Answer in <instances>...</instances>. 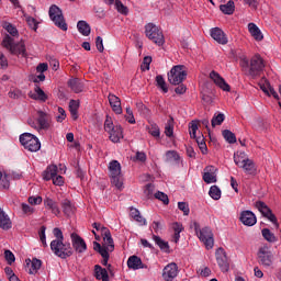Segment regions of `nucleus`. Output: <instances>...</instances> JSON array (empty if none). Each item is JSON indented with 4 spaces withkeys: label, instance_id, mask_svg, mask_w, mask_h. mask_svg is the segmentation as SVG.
Masks as SVG:
<instances>
[{
    "label": "nucleus",
    "instance_id": "f257e3e1",
    "mask_svg": "<svg viewBox=\"0 0 281 281\" xmlns=\"http://www.w3.org/2000/svg\"><path fill=\"white\" fill-rule=\"evenodd\" d=\"M33 119L34 121H30L29 124L38 133H41V131H49V128H52V114H49V112L37 109L35 110Z\"/></svg>",
    "mask_w": 281,
    "mask_h": 281
},
{
    "label": "nucleus",
    "instance_id": "f03ea898",
    "mask_svg": "<svg viewBox=\"0 0 281 281\" xmlns=\"http://www.w3.org/2000/svg\"><path fill=\"white\" fill-rule=\"evenodd\" d=\"M2 47L10 50V54L14 56H23V58L27 57V50L25 49V42L21 41L19 43H14V38L7 34L1 43Z\"/></svg>",
    "mask_w": 281,
    "mask_h": 281
},
{
    "label": "nucleus",
    "instance_id": "7ed1b4c3",
    "mask_svg": "<svg viewBox=\"0 0 281 281\" xmlns=\"http://www.w3.org/2000/svg\"><path fill=\"white\" fill-rule=\"evenodd\" d=\"M50 250L55 256H57V258H61V260H67V258H71V256H74V248H71V244L65 243V240H52Z\"/></svg>",
    "mask_w": 281,
    "mask_h": 281
},
{
    "label": "nucleus",
    "instance_id": "20e7f679",
    "mask_svg": "<svg viewBox=\"0 0 281 281\" xmlns=\"http://www.w3.org/2000/svg\"><path fill=\"white\" fill-rule=\"evenodd\" d=\"M145 36L153 41L155 45L161 47L166 43V37H164V31L159 29L155 23H148L145 25Z\"/></svg>",
    "mask_w": 281,
    "mask_h": 281
},
{
    "label": "nucleus",
    "instance_id": "39448f33",
    "mask_svg": "<svg viewBox=\"0 0 281 281\" xmlns=\"http://www.w3.org/2000/svg\"><path fill=\"white\" fill-rule=\"evenodd\" d=\"M168 82L173 86L181 85L186 78H188V71H186V66L177 65L173 66L168 72Z\"/></svg>",
    "mask_w": 281,
    "mask_h": 281
},
{
    "label": "nucleus",
    "instance_id": "423d86ee",
    "mask_svg": "<svg viewBox=\"0 0 281 281\" xmlns=\"http://www.w3.org/2000/svg\"><path fill=\"white\" fill-rule=\"evenodd\" d=\"M48 14L50 21H53L56 27H59V30H63V32H67V22H65V15H63V10H60L58 5H50Z\"/></svg>",
    "mask_w": 281,
    "mask_h": 281
},
{
    "label": "nucleus",
    "instance_id": "0eeeda50",
    "mask_svg": "<svg viewBox=\"0 0 281 281\" xmlns=\"http://www.w3.org/2000/svg\"><path fill=\"white\" fill-rule=\"evenodd\" d=\"M194 227L198 238L205 245L206 249H212V247H214V234H212V228L204 227L199 229L198 223H194Z\"/></svg>",
    "mask_w": 281,
    "mask_h": 281
},
{
    "label": "nucleus",
    "instance_id": "6e6552de",
    "mask_svg": "<svg viewBox=\"0 0 281 281\" xmlns=\"http://www.w3.org/2000/svg\"><path fill=\"white\" fill-rule=\"evenodd\" d=\"M109 170H110V177H111V182L117 190L122 188L123 182H122V166L120 165V161L117 160H112L109 165Z\"/></svg>",
    "mask_w": 281,
    "mask_h": 281
},
{
    "label": "nucleus",
    "instance_id": "1a4fd4ad",
    "mask_svg": "<svg viewBox=\"0 0 281 281\" xmlns=\"http://www.w3.org/2000/svg\"><path fill=\"white\" fill-rule=\"evenodd\" d=\"M263 70H265V60L260 55H255L250 59L248 75L251 76V78H258V76H261Z\"/></svg>",
    "mask_w": 281,
    "mask_h": 281
},
{
    "label": "nucleus",
    "instance_id": "9d476101",
    "mask_svg": "<svg viewBox=\"0 0 281 281\" xmlns=\"http://www.w3.org/2000/svg\"><path fill=\"white\" fill-rule=\"evenodd\" d=\"M256 207L265 216V218H268L270 223H273L276 227H280V224L278 223V217H276V214L270 210V207L262 201L256 202Z\"/></svg>",
    "mask_w": 281,
    "mask_h": 281
},
{
    "label": "nucleus",
    "instance_id": "9b49d317",
    "mask_svg": "<svg viewBox=\"0 0 281 281\" xmlns=\"http://www.w3.org/2000/svg\"><path fill=\"white\" fill-rule=\"evenodd\" d=\"M215 258L221 271H223V273H227V271H229V258H227L225 249L222 247L217 248L215 251Z\"/></svg>",
    "mask_w": 281,
    "mask_h": 281
},
{
    "label": "nucleus",
    "instance_id": "f8f14e48",
    "mask_svg": "<svg viewBox=\"0 0 281 281\" xmlns=\"http://www.w3.org/2000/svg\"><path fill=\"white\" fill-rule=\"evenodd\" d=\"M259 265L262 267H271L273 265V254L269 251V248L261 247L258 251Z\"/></svg>",
    "mask_w": 281,
    "mask_h": 281
},
{
    "label": "nucleus",
    "instance_id": "ddd939ff",
    "mask_svg": "<svg viewBox=\"0 0 281 281\" xmlns=\"http://www.w3.org/2000/svg\"><path fill=\"white\" fill-rule=\"evenodd\" d=\"M72 247L77 254H85L87 251V243L80 237V235L72 233L70 235Z\"/></svg>",
    "mask_w": 281,
    "mask_h": 281
},
{
    "label": "nucleus",
    "instance_id": "4468645a",
    "mask_svg": "<svg viewBox=\"0 0 281 281\" xmlns=\"http://www.w3.org/2000/svg\"><path fill=\"white\" fill-rule=\"evenodd\" d=\"M177 276H179V267L177 266V263L171 262L164 268V271H162L164 280L172 281L173 278H177Z\"/></svg>",
    "mask_w": 281,
    "mask_h": 281
},
{
    "label": "nucleus",
    "instance_id": "2eb2a0df",
    "mask_svg": "<svg viewBox=\"0 0 281 281\" xmlns=\"http://www.w3.org/2000/svg\"><path fill=\"white\" fill-rule=\"evenodd\" d=\"M210 78L211 80H213L214 85H216V87H218L220 89H222V91H232V87H229L226 82H225V78H223L221 76V74L216 72V70H212L210 72Z\"/></svg>",
    "mask_w": 281,
    "mask_h": 281
},
{
    "label": "nucleus",
    "instance_id": "dca6fc26",
    "mask_svg": "<svg viewBox=\"0 0 281 281\" xmlns=\"http://www.w3.org/2000/svg\"><path fill=\"white\" fill-rule=\"evenodd\" d=\"M210 78L211 80H213L214 85H216V87H218L220 89H222V91H232V87H229L226 82H225V78H223L221 76V74L216 72V70H212L210 72Z\"/></svg>",
    "mask_w": 281,
    "mask_h": 281
},
{
    "label": "nucleus",
    "instance_id": "f3484780",
    "mask_svg": "<svg viewBox=\"0 0 281 281\" xmlns=\"http://www.w3.org/2000/svg\"><path fill=\"white\" fill-rule=\"evenodd\" d=\"M239 221L243 223V225H246L247 227H254L258 220L256 218V214L251 211H244L240 213Z\"/></svg>",
    "mask_w": 281,
    "mask_h": 281
},
{
    "label": "nucleus",
    "instance_id": "a211bd4d",
    "mask_svg": "<svg viewBox=\"0 0 281 281\" xmlns=\"http://www.w3.org/2000/svg\"><path fill=\"white\" fill-rule=\"evenodd\" d=\"M211 36L220 45H227V36L225 35V32L221 30V27H213L211 30Z\"/></svg>",
    "mask_w": 281,
    "mask_h": 281
},
{
    "label": "nucleus",
    "instance_id": "6ab92c4d",
    "mask_svg": "<svg viewBox=\"0 0 281 281\" xmlns=\"http://www.w3.org/2000/svg\"><path fill=\"white\" fill-rule=\"evenodd\" d=\"M216 167L207 166L204 169L203 181L205 183H216Z\"/></svg>",
    "mask_w": 281,
    "mask_h": 281
},
{
    "label": "nucleus",
    "instance_id": "aec40b11",
    "mask_svg": "<svg viewBox=\"0 0 281 281\" xmlns=\"http://www.w3.org/2000/svg\"><path fill=\"white\" fill-rule=\"evenodd\" d=\"M44 207L46 210H49L52 214H55V216H58L60 214V207H58V202H56L52 198L44 199Z\"/></svg>",
    "mask_w": 281,
    "mask_h": 281
},
{
    "label": "nucleus",
    "instance_id": "412c9836",
    "mask_svg": "<svg viewBox=\"0 0 281 281\" xmlns=\"http://www.w3.org/2000/svg\"><path fill=\"white\" fill-rule=\"evenodd\" d=\"M103 243L105 247H108L109 251H113L115 249V244L113 241V237L111 236V231L109 228H102Z\"/></svg>",
    "mask_w": 281,
    "mask_h": 281
},
{
    "label": "nucleus",
    "instance_id": "4be33fe9",
    "mask_svg": "<svg viewBox=\"0 0 281 281\" xmlns=\"http://www.w3.org/2000/svg\"><path fill=\"white\" fill-rule=\"evenodd\" d=\"M109 133V138L112 140L113 144H119L120 139L124 137L122 125H116L111 132Z\"/></svg>",
    "mask_w": 281,
    "mask_h": 281
},
{
    "label": "nucleus",
    "instance_id": "5701e85b",
    "mask_svg": "<svg viewBox=\"0 0 281 281\" xmlns=\"http://www.w3.org/2000/svg\"><path fill=\"white\" fill-rule=\"evenodd\" d=\"M60 205L65 216H74V214H76V206L71 203V201L65 199L61 201Z\"/></svg>",
    "mask_w": 281,
    "mask_h": 281
},
{
    "label": "nucleus",
    "instance_id": "b1692460",
    "mask_svg": "<svg viewBox=\"0 0 281 281\" xmlns=\"http://www.w3.org/2000/svg\"><path fill=\"white\" fill-rule=\"evenodd\" d=\"M68 87L74 91V93H82V91H85V85L78 78L70 79L68 81Z\"/></svg>",
    "mask_w": 281,
    "mask_h": 281
},
{
    "label": "nucleus",
    "instance_id": "393cba45",
    "mask_svg": "<svg viewBox=\"0 0 281 281\" xmlns=\"http://www.w3.org/2000/svg\"><path fill=\"white\" fill-rule=\"evenodd\" d=\"M248 31L251 34V36L255 38V41H262V38H265V36L262 35V32L260 31L258 25H256L254 22H250L248 24Z\"/></svg>",
    "mask_w": 281,
    "mask_h": 281
},
{
    "label": "nucleus",
    "instance_id": "a878e982",
    "mask_svg": "<svg viewBox=\"0 0 281 281\" xmlns=\"http://www.w3.org/2000/svg\"><path fill=\"white\" fill-rule=\"evenodd\" d=\"M236 60H239V67H241L243 71H249V59L247 58V55L243 53H236L235 55Z\"/></svg>",
    "mask_w": 281,
    "mask_h": 281
},
{
    "label": "nucleus",
    "instance_id": "bb28decb",
    "mask_svg": "<svg viewBox=\"0 0 281 281\" xmlns=\"http://www.w3.org/2000/svg\"><path fill=\"white\" fill-rule=\"evenodd\" d=\"M94 276L97 280L109 281V272L100 265L94 266Z\"/></svg>",
    "mask_w": 281,
    "mask_h": 281
},
{
    "label": "nucleus",
    "instance_id": "cd10ccee",
    "mask_svg": "<svg viewBox=\"0 0 281 281\" xmlns=\"http://www.w3.org/2000/svg\"><path fill=\"white\" fill-rule=\"evenodd\" d=\"M239 168H243L246 175H256V164L249 158Z\"/></svg>",
    "mask_w": 281,
    "mask_h": 281
},
{
    "label": "nucleus",
    "instance_id": "c85d7f7f",
    "mask_svg": "<svg viewBox=\"0 0 281 281\" xmlns=\"http://www.w3.org/2000/svg\"><path fill=\"white\" fill-rule=\"evenodd\" d=\"M0 227L1 229H10L12 227V222H10V217L5 214L4 211L0 207Z\"/></svg>",
    "mask_w": 281,
    "mask_h": 281
},
{
    "label": "nucleus",
    "instance_id": "c756f323",
    "mask_svg": "<svg viewBox=\"0 0 281 281\" xmlns=\"http://www.w3.org/2000/svg\"><path fill=\"white\" fill-rule=\"evenodd\" d=\"M77 29H78V32L82 34V36H89V34H91V26L85 20H80L77 23Z\"/></svg>",
    "mask_w": 281,
    "mask_h": 281
},
{
    "label": "nucleus",
    "instance_id": "7c9ffc66",
    "mask_svg": "<svg viewBox=\"0 0 281 281\" xmlns=\"http://www.w3.org/2000/svg\"><path fill=\"white\" fill-rule=\"evenodd\" d=\"M29 262H31V267L29 269V273L31 276H36L38 273V269H41L43 261H41L37 258H33L32 260L29 259Z\"/></svg>",
    "mask_w": 281,
    "mask_h": 281
},
{
    "label": "nucleus",
    "instance_id": "2f4dec72",
    "mask_svg": "<svg viewBox=\"0 0 281 281\" xmlns=\"http://www.w3.org/2000/svg\"><path fill=\"white\" fill-rule=\"evenodd\" d=\"M127 267L128 269H142V259L137 256H131L127 260Z\"/></svg>",
    "mask_w": 281,
    "mask_h": 281
},
{
    "label": "nucleus",
    "instance_id": "473e14b6",
    "mask_svg": "<svg viewBox=\"0 0 281 281\" xmlns=\"http://www.w3.org/2000/svg\"><path fill=\"white\" fill-rule=\"evenodd\" d=\"M220 10H221V12H223V14H228V15L234 14V12L236 10L234 0H229L226 4H221Z\"/></svg>",
    "mask_w": 281,
    "mask_h": 281
},
{
    "label": "nucleus",
    "instance_id": "72a5a7b5",
    "mask_svg": "<svg viewBox=\"0 0 281 281\" xmlns=\"http://www.w3.org/2000/svg\"><path fill=\"white\" fill-rule=\"evenodd\" d=\"M24 148L30 153H37V150H41V140L35 136Z\"/></svg>",
    "mask_w": 281,
    "mask_h": 281
},
{
    "label": "nucleus",
    "instance_id": "f704fd0d",
    "mask_svg": "<svg viewBox=\"0 0 281 281\" xmlns=\"http://www.w3.org/2000/svg\"><path fill=\"white\" fill-rule=\"evenodd\" d=\"M33 100H40L41 102L47 101V95L45 94V91L41 89L38 85H35V93L31 95Z\"/></svg>",
    "mask_w": 281,
    "mask_h": 281
},
{
    "label": "nucleus",
    "instance_id": "c9c22d12",
    "mask_svg": "<svg viewBox=\"0 0 281 281\" xmlns=\"http://www.w3.org/2000/svg\"><path fill=\"white\" fill-rule=\"evenodd\" d=\"M261 235L267 243H278V237H276V234H273L269 228H262Z\"/></svg>",
    "mask_w": 281,
    "mask_h": 281
},
{
    "label": "nucleus",
    "instance_id": "e433bc0d",
    "mask_svg": "<svg viewBox=\"0 0 281 281\" xmlns=\"http://www.w3.org/2000/svg\"><path fill=\"white\" fill-rule=\"evenodd\" d=\"M249 158L245 151H237L234 154V161L240 168Z\"/></svg>",
    "mask_w": 281,
    "mask_h": 281
},
{
    "label": "nucleus",
    "instance_id": "4c0bfd02",
    "mask_svg": "<svg viewBox=\"0 0 281 281\" xmlns=\"http://www.w3.org/2000/svg\"><path fill=\"white\" fill-rule=\"evenodd\" d=\"M179 159H181V156L176 150H168L166 153V161L168 164H179Z\"/></svg>",
    "mask_w": 281,
    "mask_h": 281
},
{
    "label": "nucleus",
    "instance_id": "58836bf2",
    "mask_svg": "<svg viewBox=\"0 0 281 281\" xmlns=\"http://www.w3.org/2000/svg\"><path fill=\"white\" fill-rule=\"evenodd\" d=\"M57 176H58V167L55 165H50L47 167L45 171L44 179H46V181H49V179H53L54 177H57Z\"/></svg>",
    "mask_w": 281,
    "mask_h": 281
},
{
    "label": "nucleus",
    "instance_id": "ea45409f",
    "mask_svg": "<svg viewBox=\"0 0 281 281\" xmlns=\"http://www.w3.org/2000/svg\"><path fill=\"white\" fill-rule=\"evenodd\" d=\"M153 240L162 251H168V249H170V245L168 244V241H165L164 239H161V237L154 235Z\"/></svg>",
    "mask_w": 281,
    "mask_h": 281
},
{
    "label": "nucleus",
    "instance_id": "a19ab883",
    "mask_svg": "<svg viewBox=\"0 0 281 281\" xmlns=\"http://www.w3.org/2000/svg\"><path fill=\"white\" fill-rule=\"evenodd\" d=\"M156 86L158 87V89H161L164 93H168V85L166 83V79H164V76H156Z\"/></svg>",
    "mask_w": 281,
    "mask_h": 281
},
{
    "label": "nucleus",
    "instance_id": "79ce46f5",
    "mask_svg": "<svg viewBox=\"0 0 281 281\" xmlns=\"http://www.w3.org/2000/svg\"><path fill=\"white\" fill-rule=\"evenodd\" d=\"M2 27L4 30H7V32L11 35V36H19V30L16 29V26H14L12 23L10 22H3Z\"/></svg>",
    "mask_w": 281,
    "mask_h": 281
},
{
    "label": "nucleus",
    "instance_id": "37998d69",
    "mask_svg": "<svg viewBox=\"0 0 281 281\" xmlns=\"http://www.w3.org/2000/svg\"><path fill=\"white\" fill-rule=\"evenodd\" d=\"M224 122H225V114L218 113V114H214V116L212 117L211 124L214 128L216 126H221V124H223Z\"/></svg>",
    "mask_w": 281,
    "mask_h": 281
},
{
    "label": "nucleus",
    "instance_id": "c03bdc74",
    "mask_svg": "<svg viewBox=\"0 0 281 281\" xmlns=\"http://www.w3.org/2000/svg\"><path fill=\"white\" fill-rule=\"evenodd\" d=\"M222 135L224 137V139H226V142L228 144H236V134L235 133H232V131L229 130H224L222 132Z\"/></svg>",
    "mask_w": 281,
    "mask_h": 281
},
{
    "label": "nucleus",
    "instance_id": "a18cd8bd",
    "mask_svg": "<svg viewBox=\"0 0 281 281\" xmlns=\"http://www.w3.org/2000/svg\"><path fill=\"white\" fill-rule=\"evenodd\" d=\"M148 133L149 135H151V137H155L156 139H159V137L161 136V131L159 130L158 124H151L148 127Z\"/></svg>",
    "mask_w": 281,
    "mask_h": 281
},
{
    "label": "nucleus",
    "instance_id": "49530a36",
    "mask_svg": "<svg viewBox=\"0 0 281 281\" xmlns=\"http://www.w3.org/2000/svg\"><path fill=\"white\" fill-rule=\"evenodd\" d=\"M114 5L120 14H124L125 16L126 14H128V7L124 5V3H122V0H115Z\"/></svg>",
    "mask_w": 281,
    "mask_h": 281
},
{
    "label": "nucleus",
    "instance_id": "de8ad7c7",
    "mask_svg": "<svg viewBox=\"0 0 281 281\" xmlns=\"http://www.w3.org/2000/svg\"><path fill=\"white\" fill-rule=\"evenodd\" d=\"M209 194L211 199H214V201H218V199H221V189L216 186H212L210 188Z\"/></svg>",
    "mask_w": 281,
    "mask_h": 281
},
{
    "label": "nucleus",
    "instance_id": "09e8293b",
    "mask_svg": "<svg viewBox=\"0 0 281 281\" xmlns=\"http://www.w3.org/2000/svg\"><path fill=\"white\" fill-rule=\"evenodd\" d=\"M117 125L113 124V119L111 116L106 115L104 121V131L105 133H109L113 131Z\"/></svg>",
    "mask_w": 281,
    "mask_h": 281
},
{
    "label": "nucleus",
    "instance_id": "8fccbe9b",
    "mask_svg": "<svg viewBox=\"0 0 281 281\" xmlns=\"http://www.w3.org/2000/svg\"><path fill=\"white\" fill-rule=\"evenodd\" d=\"M196 139V144L202 153V155H207V145L205 144V138L202 137H198Z\"/></svg>",
    "mask_w": 281,
    "mask_h": 281
},
{
    "label": "nucleus",
    "instance_id": "3c124183",
    "mask_svg": "<svg viewBox=\"0 0 281 281\" xmlns=\"http://www.w3.org/2000/svg\"><path fill=\"white\" fill-rule=\"evenodd\" d=\"M110 106H122V101L115 94H109L108 97Z\"/></svg>",
    "mask_w": 281,
    "mask_h": 281
},
{
    "label": "nucleus",
    "instance_id": "603ef678",
    "mask_svg": "<svg viewBox=\"0 0 281 281\" xmlns=\"http://www.w3.org/2000/svg\"><path fill=\"white\" fill-rule=\"evenodd\" d=\"M34 137L31 133H24L20 135V143L25 147Z\"/></svg>",
    "mask_w": 281,
    "mask_h": 281
},
{
    "label": "nucleus",
    "instance_id": "864d4df0",
    "mask_svg": "<svg viewBox=\"0 0 281 281\" xmlns=\"http://www.w3.org/2000/svg\"><path fill=\"white\" fill-rule=\"evenodd\" d=\"M196 131H199V123L192 121L189 125V134L193 139H196Z\"/></svg>",
    "mask_w": 281,
    "mask_h": 281
},
{
    "label": "nucleus",
    "instance_id": "5fc2aeb1",
    "mask_svg": "<svg viewBox=\"0 0 281 281\" xmlns=\"http://www.w3.org/2000/svg\"><path fill=\"white\" fill-rule=\"evenodd\" d=\"M26 23L29 27H31V30H33L34 32L38 30V21H36V19L32 16H26Z\"/></svg>",
    "mask_w": 281,
    "mask_h": 281
},
{
    "label": "nucleus",
    "instance_id": "6e6d98bb",
    "mask_svg": "<svg viewBox=\"0 0 281 281\" xmlns=\"http://www.w3.org/2000/svg\"><path fill=\"white\" fill-rule=\"evenodd\" d=\"M46 229H47V227L41 226L40 232H38L40 240H41L43 247H47V237L45 236Z\"/></svg>",
    "mask_w": 281,
    "mask_h": 281
},
{
    "label": "nucleus",
    "instance_id": "4d7b16f0",
    "mask_svg": "<svg viewBox=\"0 0 281 281\" xmlns=\"http://www.w3.org/2000/svg\"><path fill=\"white\" fill-rule=\"evenodd\" d=\"M155 199H158V201H162L165 205H168V203H170V200L168 199V194L160 191L155 193Z\"/></svg>",
    "mask_w": 281,
    "mask_h": 281
},
{
    "label": "nucleus",
    "instance_id": "13d9d810",
    "mask_svg": "<svg viewBox=\"0 0 281 281\" xmlns=\"http://www.w3.org/2000/svg\"><path fill=\"white\" fill-rule=\"evenodd\" d=\"M53 235L55 236L56 239H53V240H65V235H63V231L58 227H55L53 229Z\"/></svg>",
    "mask_w": 281,
    "mask_h": 281
},
{
    "label": "nucleus",
    "instance_id": "bf43d9fd",
    "mask_svg": "<svg viewBox=\"0 0 281 281\" xmlns=\"http://www.w3.org/2000/svg\"><path fill=\"white\" fill-rule=\"evenodd\" d=\"M4 258L8 265H12L16 260V258L14 257V254L11 250L4 251Z\"/></svg>",
    "mask_w": 281,
    "mask_h": 281
},
{
    "label": "nucleus",
    "instance_id": "052dcab7",
    "mask_svg": "<svg viewBox=\"0 0 281 281\" xmlns=\"http://www.w3.org/2000/svg\"><path fill=\"white\" fill-rule=\"evenodd\" d=\"M178 209L183 212L184 216H188L190 214V206L186 202H179Z\"/></svg>",
    "mask_w": 281,
    "mask_h": 281
},
{
    "label": "nucleus",
    "instance_id": "680f3d73",
    "mask_svg": "<svg viewBox=\"0 0 281 281\" xmlns=\"http://www.w3.org/2000/svg\"><path fill=\"white\" fill-rule=\"evenodd\" d=\"M176 89L175 92L177 93V95H183V93H186L188 91V87H186V85L180 83V85H176Z\"/></svg>",
    "mask_w": 281,
    "mask_h": 281
},
{
    "label": "nucleus",
    "instance_id": "e2e57ef3",
    "mask_svg": "<svg viewBox=\"0 0 281 281\" xmlns=\"http://www.w3.org/2000/svg\"><path fill=\"white\" fill-rule=\"evenodd\" d=\"M165 135L167 137H172L175 135V126L170 123H167L165 126Z\"/></svg>",
    "mask_w": 281,
    "mask_h": 281
},
{
    "label": "nucleus",
    "instance_id": "0e129e2a",
    "mask_svg": "<svg viewBox=\"0 0 281 281\" xmlns=\"http://www.w3.org/2000/svg\"><path fill=\"white\" fill-rule=\"evenodd\" d=\"M95 47H97L98 52H100V54H102V52H104V42L102 41L101 36H98L95 38Z\"/></svg>",
    "mask_w": 281,
    "mask_h": 281
},
{
    "label": "nucleus",
    "instance_id": "69168bd1",
    "mask_svg": "<svg viewBox=\"0 0 281 281\" xmlns=\"http://www.w3.org/2000/svg\"><path fill=\"white\" fill-rule=\"evenodd\" d=\"M29 203H30V205H41V203H43V198L42 196H30Z\"/></svg>",
    "mask_w": 281,
    "mask_h": 281
},
{
    "label": "nucleus",
    "instance_id": "338daca9",
    "mask_svg": "<svg viewBox=\"0 0 281 281\" xmlns=\"http://www.w3.org/2000/svg\"><path fill=\"white\" fill-rule=\"evenodd\" d=\"M22 212L27 216L34 214V207L30 206L29 204L22 203Z\"/></svg>",
    "mask_w": 281,
    "mask_h": 281
},
{
    "label": "nucleus",
    "instance_id": "774afa93",
    "mask_svg": "<svg viewBox=\"0 0 281 281\" xmlns=\"http://www.w3.org/2000/svg\"><path fill=\"white\" fill-rule=\"evenodd\" d=\"M58 113L59 114L56 116V121L60 123L67 117V113H65V109L61 106L58 108Z\"/></svg>",
    "mask_w": 281,
    "mask_h": 281
}]
</instances>
